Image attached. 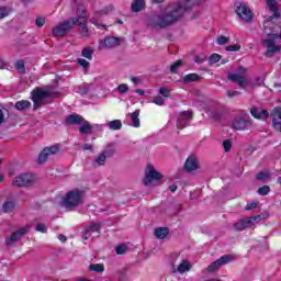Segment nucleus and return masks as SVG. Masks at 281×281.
<instances>
[{
	"instance_id": "cd10ccee",
	"label": "nucleus",
	"mask_w": 281,
	"mask_h": 281,
	"mask_svg": "<svg viewBox=\"0 0 281 281\" xmlns=\"http://www.w3.org/2000/svg\"><path fill=\"white\" fill-rule=\"evenodd\" d=\"M77 25L81 27L79 31V34L82 36V38H89L91 36V31H89V26H87V22L80 21Z\"/></svg>"
},
{
	"instance_id": "7c9ffc66",
	"label": "nucleus",
	"mask_w": 281,
	"mask_h": 281,
	"mask_svg": "<svg viewBox=\"0 0 281 281\" xmlns=\"http://www.w3.org/2000/svg\"><path fill=\"white\" fill-rule=\"evenodd\" d=\"M132 126L134 128H139V110H136L135 112L130 114Z\"/></svg>"
},
{
	"instance_id": "338daca9",
	"label": "nucleus",
	"mask_w": 281,
	"mask_h": 281,
	"mask_svg": "<svg viewBox=\"0 0 281 281\" xmlns=\"http://www.w3.org/2000/svg\"><path fill=\"white\" fill-rule=\"evenodd\" d=\"M132 82H134V85H137V82H139V78L137 77H133L131 78Z\"/></svg>"
},
{
	"instance_id": "c9c22d12",
	"label": "nucleus",
	"mask_w": 281,
	"mask_h": 281,
	"mask_svg": "<svg viewBox=\"0 0 281 281\" xmlns=\"http://www.w3.org/2000/svg\"><path fill=\"white\" fill-rule=\"evenodd\" d=\"M128 251V246L126 244H120L115 247V254L117 256H124Z\"/></svg>"
},
{
	"instance_id": "3c124183",
	"label": "nucleus",
	"mask_w": 281,
	"mask_h": 281,
	"mask_svg": "<svg viewBox=\"0 0 281 281\" xmlns=\"http://www.w3.org/2000/svg\"><path fill=\"white\" fill-rule=\"evenodd\" d=\"M159 93L164 98H170V90H168V88H166V87L159 88Z\"/></svg>"
},
{
	"instance_id": "473e14b6",
	"label": "nucleus",
	"mask_w": 281,
	"mask_h": 281,
	"mask_svg": "<svg viewBox=\"0 0 281 281\" xmlns=\"http://www.w3.org/2000/svg\"><path fill=\"white\" fill-rule=\"evenodd\" d=\"M257 181L267 182L271 179V173L269 171H259L256 176Z\"/></svg>"
},
{
	"instance_id": "052dcab7",
	"label": "nucleus",
	"mask_w": 281,
	"mask_h": 281,
	"mask_svg": "<svg viewBox=\"0 0 281 281\" xmlns=\"http://www.w3.org/2000/svg\"><path fill=\"white\" fill-rule=\"evenodd\" d=\"M83 150H93V145L91 144H85L82 147Z\"/></svg>"
},
{
	"instance_id": "f3484780",
	"label": "nucleus",
	"mask_w": 281,
	"mask_h": 281,
	"mask_svg": "<svg viewBox=\"0 0 281 281\" xmlns=\"http://www.w3.org/2000/svg\"><path fill=\"white\" fill-rule=\"evenodd\" d=\"M59 150L60 148L56 145L44 148L38 155V164H45V161H47V157H49L50 155H57Z\"/></svg>"
},
{
	"instance_id": "603ef678",
	"label": "nucleus",
	"mask_w": 281,
	"mask_h": 281,
	"mask_svg": "<svg viewBox=\"0 0 281 281\" xmlns=\"http://www.w3.org/2000/svg\"><path fill=\"white\" fill-rule=\"evenodd\" d=\"M226 95L228 98H236V97L240 95V91H238V90H228V91H226Z\"/></svg>"
},
{
	"instance_id": "aec40b11",
	"label": "nucleus",
	"mask_w": 281,
	"mask_h": 281,
	"mask_svg": "<svg viewBox=\"0 0 281 281\" xmlns=\"http://www.w3.org/2000/svg\"><path fill=\"white\" fill-rule=\"evenodd\" d=\"M272 128L281 133V108H274L272 111Z\"/></svg>"
},
{
	"instance_id": "680f3d73",
	"label": "nucleus",
	"mask_w": 281,
	"mask_h": 281,
	"mask_svg": "<svg viewBox=\"0 0 281 281\" xmlns=\"http://www.w3.org/2000/svg\"><path fill=\"white\" fill-rule=\"evenodd\" d=\"M5 122V116L3 115V111L0 109V126Z\"/></svg>"
},
{
	"instance_id": "a211bd4d",
	"label": "nucleus",
	"mask_w": 281,
	"mask_h": 281,
	"mask_svg": "<svg viewBox=\"0 0 281 281\" xmlns=\"http://www.w3.org/2000/svg\"><path fill=\"white\" fill-rule=\"evenodd\" d=\"M192 115L193 114L191 111L181 112L177 121V128H179L180 131L186 128L188 124H190Z\"/></svg>"
},
{
	"instance_id": "69168bd1",
	"label": "nucleus",
	"mask_w": 281,
	"mask_h": 281,
	"mask_svg": "<svg viewBox=\"0 0 281 281\" xmlns=\"http://www.w3.org/2000/svg\"><path fill=\"white\" fill-rule=\"evenodd\" d=\"M169 190H170L171 192H177V186H176V184H171V186L169 187Z\"/></svg>"
},
{
	"instance_id": "0eeeda50",
	"label": "nucleus",
	"mask_w": 281,
	"mask_h": 281,
	"mask_svg": "<svg viewBox=\"0 0 281 281\" xmlns=\"http://www.w3.org/2000/svg\"><path fill=\"white\" fill-rule=\"evenodd\" d=\"M160 179H164V176L159 171L155 170L153 165H147L145 177L143 179L144 186H153V181H160Z\"/></svg>"
},
{
	"instance_id": "1a4fd4ad",
	"label": "nucleus",
	"mask_w": 281,
	"mask_h": 281,
	"mask_svg": "<svg viewBox=\"0 0 281 281\" xmlns=\"http://www.w3.org/2000/svg\"><path fill=\"white\" fill-rule=\"evenodd\" d=\"M236 260V257L234 255H224L216 261L212 262L206 270L211 273H214V271H218L223 267V265H229V262H234Z\"/></svg>"
},
{
	"instance_id": "f704fd0d",
	"label": "nucleus",
	"mask_w": 281,
	"mask_h": 281,
	"mask_svg": "<svg viewBox=\"0 0 281 281\" xmlns=\"http://www.w3.org/2000/svg\"><path fill=\"white\" fill-rule=\"evenodd\" d=\"M89 271H93L94 273H104V265H102V263H91L89 266Z\"/></svg>"
},
{
	"instance_id": "2f4dec72",
	"label": "nucleus",
	"mask_w": 281,
	"mask_h": 281,
	"mask_svg": "<svg viewBox=\"0 0 281 281\" xmlns=\"http://www.w3.org/2000/svg\"><path fill=\"white\" fill-rule=\"evenodd\" d=\"M93 48L92 47H85L82 50H81V56L83 58H87V60H93Z\"/></svg>"
},
{
	"instance_id": "4d7b16f0",
	"label": "nucleus",
	"mask_w": 281,
	"mask_h": 281,
	"mask_svg": "<svg viewBox=\"0 0 281 281\" xmlns=\"http://www.w3.org/2000/svg\"><path fill=\"white\" fill-rule=\"evenodd\" d=\"M90 23H92V25H95V27H104V30H106L105 25L98 23V20L95 19V16L90 19Z\"/></svg>"
},
{
	"instance_id": "b1692460",
	"label": "nucleus",
	"mask_w": 281,
	"mask_h": 281,
	"mask_svg": "<svg viewBox=\"0 0 281 281\" xmlns=\"http://www.w3.org/2000/svg\"><path fill=\"white\" fill-rule=\"evenodd\" d=\"M70 19H77V24H79L80 21H87V9L83 5H79L77 8V16H71Z\"/></svg>"
},
{
	"instance_id": "9d476101",
	"label": "nucleus",
	"mask_w": 281,
	"mask_h": 281,
	"mask_svg": "<svg viewBox=\"0 0 281 281\" xmlns=\"http://www.w3.org/2000/svg\"><path fill=\"white\" fill-rule=\"evenodd\" d=\"M236 14L239 16L240 21L244 23H251L254 21V12L244 2L239 3L236 8Z\"/></svg>"
},
{
	"instance_id": "a18cd8bd",
	"label": "nucleus",
	"mask_w": 281,
	"mask_h": 281,
	"mask_svg": "<svg viewBox=\"0 0 281 281\" xmlns=\"http://www.w3.org/2000/svg\"><path fill=\"white\" fill-rule=\"evenodd\" d=\"M116 89L119 93H128V85L126 83L119 85Z\"/></svg>"
},
{
	"instance_id": "a19ab883",
	"label": "nucleus",
	"mask_w": 281,
	"mask_h": 281,
	"mask_svg": "<svg viewBox=\"0 0 281 281\" xmlns=\"http://www.w3.org/2000/svg\"><path fill=\"white\" fill-rule=\"evenodd\" d=\"M15 69H18L19 74H25V61L18 60L15 64Z\"/></svg>"
},
{
	"instance_id": "6e6552de",
	"label": "nucleus",
	"mask_w": 281,
	"mask_h": 281,
	"mask_svg": "<svg viewBox=\"0 0 281 281\" xmlns=\"http://www.w3.org/2000/svg\"><path fill=\"white\" fill-rule=\"evenodd\" d=\"M269 40H261V43L267 47L266 56L268 58H273L278 52H280V46H276V41L278 37H273V35L266 34Z\"/></svg>"
},
{
	"instance_id": "9b49d317",
	"label": "nucleus",
	"mask_w": 281,
	"mask_h": 281,
	"mask_svg": "<svg viewBox=\"0 0 281 281\" xmlns=\"http://www.w3.org/2000/svg\"><path fill=\"white\" fill-rule=\"evenodd\" d=\"M251 117L249 116L248 113H244L241 117L235 119L232 124V128L234 131H245V128H249L251 126Z\"/></svg>"
},
{
	"instance_id": "7ed1b4c3",
	"label": "nucleus",
	"mask_w": 281,
	"mask_h": 281,
	"mask_svg": "<svg viewBox=\"0 0 281 281\" xmlns=\"http://www.w3.org/2000/svg\"><path fill=\"white\" fill-rule=\"evenodd\" d=\"M83 193L78 189H74L66 193V195L61 200V204L66 207V210H76L78 205H82L83 203Z\"/></svg>"
},
{
	"instance_id": "f8f14e48",
	"label": "nucleus",
	"mask_w": 281,
	"mask_h": 281,
	"mask_svg": "<svg viewBox=\"0 0 281 281\" xmlns=\"http://www.w3.org/2000/svg\"><path fill=\"white\" fill-rule=\"evenodd\" d=\"M123 41L124 38L122 37H105L104 40H100L99 49H112L113 47H119V45H122Z\"/></svg>"
},
{
	"instance_id": "49530a36",
	"label": "nucleus",
	"mask_w": 281,
	"mask_h": 281,
	"mask_svg": "<svg viewBox=\"0 0 281 281\" xmlns=\"http://www.w3.org/2000/svg\"><path fill=\"white\" fill-rule=\"evenodd\" d=\"M229 43V37L221 35L217 37V45H227Z\"/></svg>"
},
{
	"instance_id": "72a5a7b5",
	"label": "nucleus",
	"mask_w": 281,
	"mask_h": 281,
	"mask_svg": "<svg viewBox=\"0 0 281 281\" xmlns=\"http://www.w3.org/2000/svg\"><path fill=\"white\" fill-rule=\"evenodd\" d=\"M108 127L110 128V131H120L122 128V121L120 120L110 121L108 122Z\"/></svg>"
},
{
	"instance_id": "ddd939ff",
	"label": "nucleus",
	"mask_w": 281,
	"mask_h": 281,
	"mask_svg": "<svg viewBox=\"0 0 281 281\" xmlns=\"http://www.w3.org/2000/svg\"><path fill=\"white\" fill-rule=\"evenodd\" d=\"M262 218H265L263 215H256V216H252V217H245V218L240 220L239 222H237L235 224V229L237 232H243L244 229H247L251 225H254V221H262Z\"/></svg>"
},
{
	"instance_id": "e433bc0d",
	"label": "nucleus",
	"mask_w": 281,
	"mask_h": 281,
	"mask_svg": "<svg viewBox=\"0 0 281 281\" xmlns=\"http://www.w3.org/2000/svg\"><path fill=\"white\" fill-rule=\"evenodd\" d=\"M101 227L102 225L100 223H93L92 225L86 227V234L100 232Z\"/></svg>"
},
{
	"instance_id": "c756f323",
	"label": "nucleus",
	"mask_w": 281,
	"mask_h": 281,
	"mask_svg": "<svg viewBox=\"0 0 281 281\" xmlns=\"http://www.w3.org/2000/svg\"><path fill=\"white\" fill-rule=\"evenodd\" d=\"M32 106V103L27 100L18 101L14 105L16 111H27Z\"/></svg>"
},
{
	"instance_id": "5fc2aeb1",
	"label": "nucleus",
	"mask_w": 281,
	"mask_h": 281,
	"mask_svg": "<svg viewBox=\"0 0 281 281\" xmlns=\"http://www.w3.org/2000/svg\"><path fill=\"white\" fill-rule=\"evenodd\" d=\"M35 24L38 26V27H43L45 25V18L43 16H37L36 20H35Z\"/></svg>"
},
{
	"instance_id": "13d9d810",
	"label": "nucleus",
	"mask_w": 281,
	"mask_h": 281,
	"mask_svg": "<svg viewBox=\"0 0 281 281\" xmlns=\"http://www.w3.org/2000/svg\"><path fill=\"white\" fill-rule=\"evenodd\" d=\"M79 93L81 95H87V93H89V88L88 87H81L79 88Z\"/></svg>"
},
{
	"instance_id": "bf43d9fd",
	"label": "nucleus",
	"mask_w": 281,
	"mask_h": 281,
	"mask_svg": "<svg viewBox=\"0 0 281 281\" xmlns=\"http://www.w3.org/2000/svg\"><path fill=\"white\" fill-rule=\"evenodd\" d=\"M89 236H91V233H87V228H85L82 239L83 240H89Z\"/></svg>"
},
{
	"instance_id": "6e6d98bb",
	"label": "nucleus",
	"mask_w": 281,
	"mask_h": 281,
	"mask_svg": "<svg viewBox=\"0 0 281 281\" xmlns=\"http://www.w3.org/2000/svg\"><path fill=\"white\" fill-rule=\"evenodd\" d=\"M9 12L8 9L5 7H1L0 8V21L1 19H5V16H8Z\"/></svg>"
},
{
	"instance_id": "f257e3e1",
	"label": "nucleus",
	"mask_w": 281,
	"mask_h": 281,
	"mask_svg": "<svg viewBox=\"0 0 281 281\" xmlns=\"http://www.w3.org/2000/svg\"><path fill=\"white\" fill-rule=\"evenodd\" d=\"M194 4L190 0H179L170 11L151 16L148 20V25L153 30H166L170 25H175L190 12Z\"/></svg>"
},
{
	"instance_id": "bb28decb",
	"label": "nucleus",
	"mask_w": 281,
	"mask_h": 281,
	"mask_svg": "<svg viewBox=\"0 0 281 281\" xmlns=\"http://www.w3.org/2000/svg\"><path fill=\"white\" fill-rule=\"evenodd\" d=\"M15 207H16V203L12 200H8L3 203L2 211L4 212V214H10L14 212Z\"/></svg>"
},
{
	"instance_id": "58836bf2",
	"label": "nucleus",
	"mask_w": 281,
	"mask_h": 281,
	"mask_svg": "<svg viewBox=\"0 0 281 281\" xmlns=\"http://www.w3.org/2000/svg\"><path fill=\"white\" fill-rule=\"evenodd\" d=\"M257 192L260 196H267V194H269V192H271V188L269 186H263V187L259 188Z\"/></svg>"
},
{
	"instance_id": "f03ea898",
	"label": "nucleus",
	"mask_w": 281,
	"mask_h": 281,
	"mask_svg": "<svg viewBox=\"0 0 281 281\" xmlns=\"http://www.w3.org/2000/svg\"><path fill=\"white\" fill-rule=\"evenodd\" d=\"M268 10L272 12L263 22V34H268L273 38H278V32H280V25L273 22V19H280V4L276 0H266Z\"/></svg>"
},
{
	"instance_id": "c03bdc74",
	"label": "nucleus",
	"mask_w": 281,
	"mask_h": 281,
	"mask_svg": "<svg viewBox=\"0 0 281 281\" xmlns=\"http://www.w3.org/2000/svg\"><path fill=\"white\" fill-rule=\"evenodd\" d=\"M258 201L247 203V205L245 206L246 212H249L250 210H256V207H258Z\"/></svg>"
},
{
	"instance_id": "4468645a",
	"label": "nucleus",
	"mask_w": 281,
	"mask_h": 281,
	"mask_svg": "<svg viewBox=\"0 0 281 281\" xmlns=\"http://www.w3.org/2000/svg\"><path fill=\"white\" fill-rule=\"evenodd\" d=\"M32 183H34V176L32 173H22L13 180V186H16V188H26L32 186Z\"/></svg>"
},
{
	"instance_id": "e2e57ef3",
	"label": "nucleus",
	"mask_w": 281,
	"mask_h": 281,
	"mask_svg": "<svg viewBox=\"0 0 281 281\" xmlns=\"http://www.w3.org/2000/svg\"><path fill=\"white\" fill-rule=\"evenodd\" d=\"M58 240H60L61 243H67V236L60 234L58 235Z\"/></svg>"
},
{
	"instance_id": "8fccbe9b",
	"label": "nucleus",
	"mask_w": 281,
	"mask_h": 281,
	"mask_svg": "<svg viewBox=\"0 0 281 281\" xmlns=\"http://www.w3.org/2000/svg\"><path fill=\"white\" fill-rule=\"evenodd\" d=\"M226 52H240V45L234 44L226 46Z\"/></svg>"
},
{
	"instance_id": "4c0bfd02",
	"label": "nucleus",
	"mask_w": 281,
	"mask_h": 281,
	"mask_svg": "<svg viewBox=\"0 0 281 281\" xmlns=\"http://www.w3.org/2000/svg\"><path fill=\"white\" fill-rule=\"evenodd\" d=\"M106 159L105 155L101 151L94 159V164H98V166H104L106 164Z\"/></svg>"
},
{
	"instance_id": "dca6fc26",
	"label": "nucleus",
	"mask_w": 281,
	"mask_h": 281,
	"mask_svg": "<svg viewBox=\"0 0 281 281\" xmlns=\"http://www.w3.org/2000/svg\"><path fill=\"white\" fill-rule=\"evenodd\" d=\"M27 232H30V226H24L19 231H16L15 233H13L10 237L5 239L8 247H12L14 243H16L18 240H21V238H23V236H25Z\"/></svg>"
},
{
	"instance_id": "774afa93",
	"label": "nucleus",
	"mask_w": 281,
	"mask_h": 281,
	"mask_svg": "<svg viewBox=\"0 0 281 281\" xmlns=\"http://www.w3.org/2000/svg\"><path fill=\"white\" fill-rule=\"evenodd\" d=\"M136 93H138V95H144V93H146V92L144 90H142V89H137Z\"/></svg>"
},
{
	"instance_id": "393cba45",
	"label": "nucleus",
	"mask_w": 281,
	"mask_h": 281,
	"mask_svg": "<svg viewBox=\"0 0 281 281\" xmlns=\"http://www.w3.org/2000/svg\"><path fill=\"white\" fill-rule=\"evenodd\" d=\"M146 8V0H134L131 3V10L132 12H142Z\"/></svg>"
},
{
	"instance_id": "423d86ee",
	"label": "nucleus",
	"mask_w": 281,
	"mask_h": 281,
	"mask_svg": "<svg viewBox=\"0 0 281 281\" xmlns=\"http://www.w3.org/2000/svg\"><path fill=\"white\" fill-rule=\"evenodd\" d=\"M247 69L245 67L238 68V74H232L229 72L227 76V79L231 80V82H236L240 89H247V85H249V80L247 77L243 76V74H246Z\"/></svg>"
},
{
	"instance_id": "6ab92c4d",
	"label": "nucleus",
	"mask_w": 281,
	"mask_h": 281,
	"mask_svg": "<svg viewBox=\"0 0 281 281\" xmlns=\"http://www.w3.org/2000/svg\"><path fill=\"white\" fill-rule=\"evenodd\" d=\"M199 168V158L194 155H190L184 162V170L187 172H193V170H198Z\"/></svg>"
},
{
	"instance_id": "c85d7f7f",
	"label": "nucleus",
	"mask_w": 281,
	"mask_h": 281,
	"mask_svg": "<svg viewBox=\"0 0 281 281\" xmlns=\"http://www.w3.org/2000/svg\"><path fill=\"white\" fill-rule=\"evenodd\" d=\"M199 80H201L199 74H189L183 77L182 82H184V85H190V82H199Z\"/></svg>"
},
{
	"instance_id": "2eb2a0df",
	"label": "nucleus",
	"mask_w": 281,
	"mask_h": 281,
	"mask_svg": "<svg viewBox=\"0 0 281 281\" xmlns=\"http://www.w3.org/2000/svg\"><path fill=\"white\" fill-rule=\"evenodd\" d=\"M32 101L34 102V109H38L41 106V102L43 100H47L52 94L45 90L36 89L31 92Z\"/></svg>"
},
{
	"instance_id": "0e129e2a",
	"label": "nucleus",
	"mask_w": 281,
	"mask_h": 281,
	"mask_svg": "<svg viewBox=\"0 0 281 281\" xmlns=\"http://www.w3.org/2000/svg\"><path fill=\"white\" fill-rule=\"evenodd\" d=\"M194 60H195V63H198L199 65H201V63H205V58H201V57H199V56H196V57L194 58Z\"/></svg>"
},
{
	"instance_id": "a878e982",
	"label": "nucleus",
	"mask_w": 281,
	"mask_h": 281,
	"mask_svg": "<svg viewBox=\"0 0 281 281\" xmlns=\"http://www.w3.org/2000/svg\"><path fill=\"white\" fill-rule=\"evenodd\" d=\"M154 234L156 238H158L159 240H164V238H166V236L170 234V229H168V227H158L154 231Z\"/></svg>"
},
{
	"instance_id": "79ce46f5",
	"label": "nucleus",
	"mask_w": 281,
	"mask_h": 281,
	"mask_svg": "<svg viewBox=\"0 0 281 281\" xmlns=\"http://www.w3.org/2000/svg\"><path fill=\"white\" fill-rule=\"evenodd\" d=\"M218 60H221V55L218 54H213L209 57L210 65H215V63H218Z\"/></svg>"
},
{
	"instance_id": "4be33fe9",
	"label": "nucleus",
	"mask_w": 281,
	"mask_h": 281,
	"mask_svg": "<svg viewBox=\"0 0 281 281\" xmlns=\"http://www.w3.org/2000/svg\"><path fill=\"white\" fill-rule=\"evenodd\" d=\"M190 269H192V265H190V261L182 260L177 269L173 268L172 273H186V271H190Z\"/></svg>"
},
{
	"instance_id": "864d4df0",
	"label": "nucleus",
	"mask_w": 281,
	"mask_h": 281,
	"mask_svg": "<svg viewBox=\"0 0 281 281\" xmlns=\"http://www.w3.org/2000/svg\"><path fill=\"white\" fill-rule=\"evenodd\" d=\"M36 232H42V234H46L47 233V226H45V224H37L35 226Z\"/></svg>"
},
{
	"instance_id": "39448f33",
	"label": "nucleus",
	"mask_w": 281,
	"mask_h": 281,
	"mask_svg": "<svg viewBox=\"0 0 281 281\" xmlns=\"http://www.w3.org/2000/svg\"><path fill=\"white\" fill-rule=\"evenodd\" d=\"M76 25H78V19L70 18L69 20L63 21L57 26L53 27L52 34L56 38L67 36Z\"/></svg>"
},
{
	"instance_id": "37998d69",
	"label": "nucleus",
	"mask_w": 281,
	"mask_h": 281,
	"mask_svg": "<svg viewBox=\"0 0 281 281\" xmlns=\"http://www.w3.org/2000/svg\"><path fill=\"white\" fill-rule=\"evenodd\" d=\"M153 103L157 104L158 106H164V104L166 103V100L162 97H155L153 99Z\"/></svg>"
},
{
	"instance_id": "09e8293b",
	"label": "nucleus",
	"mask_w": 281,
	"mask_h": 281,
	"mask_svg": "<svg viewBox=\"0 0 281 281\" xmlns=\"http://www.w3.org/2000/svg\"><path fill=\"white\" fill-rule=\"evenodd\" d=\"M223 148L225 153H229V150H232V140L225 139L223 142Z\"/></svg>"
},
{
	"instance_id": "de8ad7c7",
	"label": "nucleus",
	"mask_w": 281,
	"mask_h": 281,
	"mask_svg": "<svg viewBox=\"0 0 281 281\" xmlns=\"http://www.w3.org/2000/svg\"><path fill=\"white\" fill-rule=\"evenodd\" d=\"M77 63L80 65V67H82L83 69H89V61H87V59L83 58H78Z\"/></svg>"
},
{
	"instance_id": "20e7f679",
	"label": "nucleus",
	"mask_w": 281,
	"mask_h": 281,
	"mask_svg": "<svg viewBox=\"0 0 281 281\" xmlns=\"http://www.w3.org/2000/svg\"><path fill=\"white\" fill-rule=\"evenodd\" d=\"M67 126H74V125H81L79 127V132L81 135H89L91 134V131L93 126H91V123L89 121L85 120L80 114H70L65 120Z\"/></svg>"
},
{
	"instance_id": "5701e85b",
	"label": "nucleus",
	"mask_w": 281,
	"mask_h": 281,
	"mask_svg": "<svg viewBox=\"0 0 281 281\" xmlns=\"http://www.w3.org/2000/svg\"><path fill=\"white\" fill-rule=\"evenodd\" d=\"M108 159H111L116 153L117 148L115 147V144L109 143L105 148L101 151Z\"/></svg>"
},
{
	"instance_id": "412c9836",
	"label": "nucleus",
	"mask_w": 281,
	"mask_h": 281,
	"mask_svg": "<svg viewBox=\"0 0 281 281\" xmlns=\"http://www.w3.org/2000/svg\"><path fill=\"white\" fill-rule=\"evenodd\" d=\"M250 115L256 120H269V111L258 109L256 106L250 108Z\"/></svg>"
},
{
	"instance_id": "ea45409f",
	"label": "nucleus",
	"mask_w": 281,
	"mask_h": 281,
	"mask_svg": "<svg viewBox=\"0 0 281 281\" xmlns=\"http://www.w3.org/2000/svg\"><path fill=\"white\" fill-rule=\"evenodd\" d=\"M181 65H183V60L178 59L177 61H175V63L170 66V71H171V74H177V69H179V67H181Z\"/></svg>"
}]
</instances>
